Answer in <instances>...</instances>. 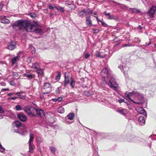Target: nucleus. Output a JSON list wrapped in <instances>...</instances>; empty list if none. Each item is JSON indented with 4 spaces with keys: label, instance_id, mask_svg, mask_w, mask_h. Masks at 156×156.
I'll use <instances>...</instances> for the list:
<instances>
[{
    "label": "nucleus",
    "instance_id": "nucleus-9",
    "mask_svg": "<svg viewBox=\"0 0 156 156\" xmlns=\"http://www.w3.org/2000/svg\"><path fill=\"white\" fill-rule=\"evenodd\" d=\"M16 48V43L11 41L9 42L7 48L10 50H13Z\"/></svg>",
    "mask_w": 156,
    "mask_h": 156
},
{
    "label": "nucleus",
    "instance_id": "nucleus-58",
    "mask_svg": "<svg viewBox=\"0 0 156 156\" xmlns=\"http://www.w3.org/2000/svg\"><path fill=\"white\" fill-rule=\"evenodd\" d=\"M142 28V27H141L140 25L139 26V27H138V29H139L140 30H141Z\"/></svg>",
    "mask_w": 156,
    "mask_h": 156
},
{
    "label": "nucleus",
    "instance_id": "nucleus-1",
    "mask_svg": "<svg viewBox=\"0 0 156 156\" xmlns=\"http://www.w3.org/2000/svg\"><path fill=\"white\" fill-rule=\"evenodd\" d=\"M31 25V22L30 21L24 20H17L14 22L12 25V27L14 29H16L17 27L20 30L23 28L28 31L30 26Z\"/></svg>",
    "mask_w": 156,
    "mask_h": 156
},
{
    "label": "nucleus",
    "instance_id": "nucleus-39",
    "mask_svg": "<svg viewBox=\"0 0 156 156\" xmlns=\"http://www.w3.org/2000/svg\"><path fill=\"white\" fill-rule=\"evenodd\" d=\"M115 17L113 15H111L108 17V19L110 20L114 19Z\"/></svg>",
    "mask_w": 156,
    "mask_h": 156
},
{
    "label": "nucleus",
    "instance_id": "nucleus-52",
    "mask_svg": "<svg viewBox=\"0 0 156 156\" xmlns=\"http://www.w3.org/2000/svg\"><path fill=\"white\" fill-rule=\"evenodd\" d=\"M14 95V93H10L7 94L8 96H11Z\"/></svg>",
    "mask_w": 156,
    "mask_h": 156
},
{
    "label": "nucleus",
    "instance_id": "nucleus-29",
    "mask_svg": "<svg viewBox=\"0 0 156 156\" xmlns=\"http://www.w3.org/2000/svg\"><path fill=\"white\" fill-rule=\"evenodd\" d=\"M34 139V136L33 134H32L31 133L30 135V139L29 141V144L32 143V142Z\"/></svg>",
    "mask_w": 156,
    "mask_h": 156
},
{
    "label": "nucleus",
    "instance_id": "nucleus-57",
    "mask_svg": "<svg viewBox=\"0 0 156 156\" xmlns=\"http://www.w3.org/2000/svg\"><path fill=\"white\" fill-rule=\"evenodd\" d=\"M57 10L59 11V7L58 8L57 7L55 6L54 7Z\"/></svg>",
    "mask_w": 156,
    "mask_h": 156
},
{
    "label": "nucleus",
    "instance_id": "nucleus-27",
    "mask_svg": "<svg viewBox=\"0 0 156 156\" xmlns=\"http://www.w3.org/2000/svg\"><path fill=\"white\" fill-rule=\"evenodd\" d=\"M126 97L128 98V99L130 100L131 101H132L134 103H135V104H136L138 105H140V104L142 101H141V100H140V102H136L134 101L132 99L130 98V96H129V95H127V96H126Z\"/></svg>",
    "mask_w": 156,
    "mask_h": 156
},
{
    "label": "nucleus",
    "instance_id": "nucleus-22",
    "mask_svg": "<svg viewBox=\"0 0 156 156\" xmlns=\"http://www.w3.org/2000/svg\"><path fill=\"white\" fill-rule=\"evenodd\" d=\"M117 112H118L123 115H125L127 114L126 110L124 109L118 110L117 111Z\"/></svg>",
    "mask_w": 156,
    "mask_h": 156
},
{
    "label": "nucleus",
    "instance_id": "nucleus-56",
    "mask_svg": "<svg viewBox=\"0 0 156 156\" xmlns=\"http://www.w3.org/2000/svg\"><path fill=\"white\" fill-rule=\"evenodd\" d=\"M94 15L93 16L95 17L96 18H97L98 17V15L96 13H94Z\"/></svg>",
    "mask_w": 156,
    "mask_h": 156
},
{
    "label": "nucleus",
    "instance_id": "nucleus-17",
    "mask_svg": "<svg viewBox=\"0 0 156 156\" xmlns=\"http://www.w3.org/2000/svg\"><path fill=\"white\" fill-rule=\"evenodd\" d=\"M86 11L85 9H83L82 11L80 12L77 14L78 16L83 18L85 16V14L86 13Z\"/></svg>",
    "mask_w": 156,
    "mask_h": 156
},
{
    "label": "nucleus",
    "instance_id": "nucleus-5",
    "mask_svg": "<svg viewBox=\"0 0 156 156\" xmlns=\"http://www.w3.org/2000/svg\"><path fill=\"white\" fill-rule=\"evenodd\" d=\"M42 31L41 28H36L35 27V25L31 23V25L30 26L28 31L34 32L35 31L37 33H41Z\"/></svg>",
    "mask_w": 156,
    "mask_h": 156
},
{
    "label": "nucleus",
    "instance_id": "nucleus-25",
    "mask_svg": "<svg viewBox=\"0 0 156 156\" xmlns=\"http://www.w3.org/2000/svg\"><path fill=\"white\" fill-rule=\"evenodd\" d=\"M118 102L120 103H121L122 102H124L126 103L127 105L130 104V102L127 99H126V100L124 99L119 100H118Z\"/></svg>",
    "mask_w": 156,
    "mask_h": 156
},
{
    "label": "nucleus",
    "instance_id": "nucleus-30",
    "mask_svg": "<svg viewBox=\"0 0 156 156\" xmlns=\"http://www.w3.org/2000/svg\"><path fill=\"white\" fill-rule=\"evenodd\" d=\"M22 92H17V93H16L15 94L18 96L19 98L23 99L24 98L25 96H23L21 94H22Z\"/></svg>",
    "mask_w": 156,
    "mask_h": 156
},
{
    "label": "nucleus",
    "instance_id": "nucleus-54",
    "mask_svg": "<svg viewBox=\"0 0 156 156\" xmlns=\"http://www.w3.org/2000/svg\"><path fill=\"white\" fill-rule=\"evenodd\" d=\"M9 90V89L8 88H5V89H2V91H7Z\"/></svg>",
    "mask_w": 156,
    "mask_h": 156
},
{
    "label": "nucleus",
    "instance_id": "nucleus-47",
    "mask_svg": "<svg viewBox=\"0 0 156 156\" xmlns=\"http://www.w3.org/2000/svg\"><path fill=\"white\" fill-rule=\"evenodd\" d=\"M4 111L2 107L0 106V113H4Z\"/></svg>",
    "mask_w": 156,
    "mask_h": 156
},
{
    "label": "nucleus",
    "instance_id": "nucleus-38",
    "mask_svg": "<svg viewBox=\"0 0 156 156\" xmlns=\"http://www.w3.org/2000/svg\"><path fill=\"white\" fill-rule=\"evenodd\" d=\"M87 13L89 14H92L93 13V11L88 8L87 9Z\"/></svg>",
    "mask_w": 156,
    "mask_h": 156
},
{
    "label": "nucleus",
    "instance_id": "nucleus-28",
    "mask_svg": "<svg viewBox=\"0 0 156 156\" xmlns=\"http://www.w3.org/2000/svg\"><path fill=\"white\" fill-rule=\"evenodd\" d=\"M71 81L70 83V85L72 88H74L75 86V82L73 79L72 77H71Z\"/></svg>",
    "mask_w": 156,
    "mask_h": 156
},
{
    "label": "nucleus",
    "instance_id": "nucleus-8",
    "mask_svg": "<svg viewBox=\"0 0 156 156\" xmlns=\"http://www.w3.org/2000/svg\"><path fill=\"white\" fill-rule=\"evenodd\" d=\"M23 76L27 77L28 80H31L35 78V75L34 74L30 73L28 71L24 73Z\"/></svg>",
    "mask_w": 156,
    "mask_h": 156
},
{
    "label": "nucleus",
    "instance_id": "nucleus-33",
    "mask_svg": "<svg viewBox=\"0 0 156 156\" xmlns=\"http://www.w3.org/2000/svg\"><path fill=\"white\" fill-rule=\"evenodd\" d=\"M30 16L33 19H34L36 17V14L34 12L31 13L29 14Z\"/></svg>",
    "mask_w": 156,
    "mask_h": 156
},
{
    "label": "nucleus",
    "instance_id": "nucleus-19",
    "mask_svg": "<svg viewBox=\"0 0 156 156\" xmlns=\"http://www.w3.org/2000/svg\"><path fill=\"white\" fill-rule=\"evenodd\" d=\"M29 144V151L31 153H33L35 146L33 143Z\"/></svg>",
    "mask_w": 156,
    "mask_h": 156
},
{
    "label": "nucleus",
    "instance_id": "nucleus-43",
    "mask_svg": "<svg viewBox=\"0 0 156 156\" xmlns=\"http://www.w3.org/2000/svg\"><path fill=\"white\" fill-rule=\"evenodd\" d=\"M5 151V148L2 146L0 147V151L3 152H4Z\"/></svg>",
    "mask_w": 156,
    "mask_h": 156
},
{
    "label": "nucleus",
    "instance_id": "nucleus-44",
    "mask_svg": "<svg viewBox=\"0 0 156 156\" xmlns=\"http://www.w3.org/2000/svg\"><path fill=\"white\" fill-rule=\"evenodd\" d=\"M33 23L34 24V25H35V27L39 26V24L37 21L33 20Z\"/></svg>",
    "mask_w": 156,
    "mask_h": 156
},
{
    "label": "nucleus",
    "instance_id": "nucleus-40",
    "mask_svg": "<svg viewBox=\"0 0 156 156\" xmlns=\"http://www.w3.org/2000/svg\"><path fill=\"white\" fill-rule=\"evenodd\" d=\"M11 86H14L16 85V83L14 82L13 80L10 81L9 82Z\"/></svg>",
    "mask_w": 156,
    "mask_h": 156
},
{
    "label": "nucleus",
    "instance_id": "nucleus-59",
    "mask_svg": "<svg viewBox=\"0 0 156 156\" xmlns=\"http://www.w3.org/2000/svg\"><path fill=\"white\" fill-rule=\"evenodd\" d=\"M128 91H126L125 93L126 96H127V95H128Z\"/></svg>",
    "mask_w": 156,
    "mask_h": 156
},
{
    "label": "nucleus",
    "instance_id": "nucleus-35",
    "mask_svg": "<svg viewBox=\"0 0 156 156\" xmlns=\"http://www.w3.org/2000/svg\"><path fill=\"white\" fill-rule=\"evenodd\" d=\"M50 150L54 154H55V148L53 147H51L50 148Z\"/></svg>",
    "mask_w": 156,
    "mask_h": 156
},
{
    "label": "nucleus",
    "instance_id": "nucleus-12",
    "mask_svg": "<svg viewBox=\"0 0 156 156\" xmlns=\"http://www.w3.org/2000/svg\"><path fill=\"white\" fill-rule=\"evenodd\" d=\"M156 11V7L154 6H153L150 9V11L148 12V14L151 15V16L152 17H153Z\"/></svg>",
    "mask_w": 156,
    "mask_h": 156
},
{
    "label": "nucleus",
    "instance_id": "nucleus-21",
    "mask_svg": "<svg viewBox=\"0 0 156 156\" xmlns=\"http://www.w3.org/2000/svg\"><path fill=\"white\" fill-rule=\"evenodd\" d=\"M31 67L33 69H36V70L40 68L39 64L37 62L33 63Z\"/></svg>",
    "mask_w": 156,
    "mask_h": 156
},
{
    "label": "nucleus",
    "instance_id": "nucleus-16",
    "mask_svg": "<svg viewBox=\"0 0 156 156\" xmlns=\"http://www.w3.org/2000/svg\"><path fill=\"white\" fill-rule=\"evenodd\" d=\"M35 72L38 74V77L39 76H43L44 75V71L43 69L41 68L36 70Z\"/></svg>",
    "mask_w": 156,
    "mask_h": 156
},
{
    "label": "nucleus",
    "instance_id": "nucleus-36",
    "mask_svg": "<svg viewBox=\"0 0 156 156\" xmlns=\"http://www.w3.org/2000/svg\"><path fill=\"white\" fill-rule=\"evenodd\" d=\"M37 141L39 143H41L43 142V139L40 137H37Z\"/></svg>",
    "mask_w": 156,
    "mask_h": 156
},
{
    "label": "nucleus",
    "instance_id": "nucleus-2",
    "mask_svg": "<svg viewBox=\"0 0 156 156\" xmlns=\"http://www.w3.org/2000/svg\"><path fill=\"white\" fill-rule=\"evenodd\" d=\"M24 110L30 117H34L36 116V108L33 107L25 106L24 108Z\"/></svg>",
    "mask_w": 156,
    "mask_h": 156
},
{
    "label": "nucleus",
    "instance_id": "nucleus-48",
    "mask_svg": "<svg viewBox=\"0 0 156 156\" xmlns=\"http://www.w3.org/2000/svg\"><path fill=\"white\" fill-rule=\"evenodd\" d=\"M90 56V54L88 53H87L85 55V58L86 59H87Z\"/></svg>",
    "mask_w": 156,
    "mask_h": 156
},
{
    "label": "nucleus",
    "instance_id": "nucleus-53",
    "mask_svg": "<svg viewBox=\"0 0 156 156\" xmlns=\"http://www.w3.org/2000/svg\"><path fill=\"white\" fill-rule=\"evenodd\" d=\"M62 100V98L61 97H59V98H58V102H60Z\"/></svg>",
    "mask_w": 156,
    "mask_h": 156
},
{
    "label": "nucleus",
    "instance_id": "nucleus-31",
    "mask_svg": "<svg viewBox=\"0 0 156 156\" xmlns=\"http://www.w3.org/2000/svg\"><path fill=\"white\" fill-rule=\"evenodd\" d=\"M61 76V73H58L57 76L55 77V80L57 81H59L60 79Z\"/></svg>",
    "mask_w": 156,
    "mask_h": 156
},
{
    "label": "nucleus",
    "instance_id": "nucleus-63",
    "mask_svg": "<svg viewBox=\"0 0 156 156\" xmlns=\"http://www.w3.org/2000/svg\"><path fill=\"white\" fill-rule=\"evenodd\" d=\"M120 43L117 44H116V45H119Z\"/></svg>",
    "mask_w": 156,
    "mask_h": 156
},
{
    "label": "nucleus",
    "instance_id": "nucleus-11",
    "mask_svg": "<svg viewBox=\"0 0 156 156\" xmlns=\"http://www.w3.org/2000/svg\"><path fill=\"white\" fill-rule=\"evenodd\" d=\"M132 94H135L136 96H138L140 98L141 101H143V100H144V98L142 95L140 93L137 92H135V91H133L129 93L128 94V95H129V96H130V97L132 95Z\"/></svg>",
    "mask_w": 156,
    "mask_h": 156
},
{
    "label": "nucleus",
    "instance_id": "nucleus-3",
    "mask_svg": "<svg viewBox=\"0 0 156 156\" xmlns=\"http://www.w3.org/2000/svg\"><path fill=\"white\" fill-rule=\"evenodd\" d=\"M101 76L103 78L106 77H110L112 76V71L107 67H105L101 72Z\"/></svg>",
    "mask_w": 156,
    "mask_h": 156
},
{
    "label": "nucleus",
    "instance_id": "nucleus-26",
    "mask_svg": "<svg viewBox=\"0 0 156 156\" xmlns=\"http://www.w3.org/2000/svg\"><path fill=\"white\" fill-rule=\"evenodd\" d=\"M20 59V56H17L16 57L12 59V64L13 65H14L16 62L17 60H19Z\"/></svg>",
    "mask_w": 156,
    "mask_h": 156
},
{
    "label": "nucleus",
    "instance_id": "nucleus-42",
    "mask_svg": "<svg viewBox=\"0 0 156 156\" xmlns=\"http://www.w3.org/2000/svg\"><path fill=\"white\" fill-rule=\"evenodd\" d=\"M131 45L130 44H125L122 45V47H130L131 46Z\"/></svg>",
    "mask_w": 156,
    "mask_h": 156
},
{
    "label": "nucleus",
    "instance_id": "nucleus-46",
    "mask_svg": "<svg viewBox=\"0 0 156 156\" xmlns=\"http://www.w3.org/2000/svg\"><path fill=\"white\" fill-rule=\"evenodd\" d=\"M59 11L62 12H64L65 10L64 9V8L59 7Z\"/></svg>",
    "mask_w": 156,
    "mask_h": 156
},
{
    "label": "nucleus",
    "instance_id": "nucleus-24",
    "mask_svg": "<svg viewBox=\"0 0 156 156\" xmlns=\"http://www.w3.org/2000/svg\"><path fill=\"white\" fill-rule=\"evenodd\" d=\"M15 126L17 128L21 127L22 126V123L19 121H15L14 122Z\"/></svg>",
    "mask_w": 156,
    "mask_h": 156
},
{
    "label": "nucleus",
    "instance_id": "nucleus-61",
    "mask_svg": "<svg viewBox=\"0 0 156 156\" xmlns=\"http://www.w3.org/2000/svg\"><path fill=\"white\" fill-rule=\"evenodd\" d=\"M105 57V56H102L101 57V58H104Z\"/></svg>",
    "mask_w": 156,
    "mask_h": 156
},
{
    "label": "nucleus",
    "instance_id": "nucleus-13",
    "mask_svg": "<svg viewBox=\"0 0 156 156\" xmlns=\"http://www.w3.org/2000/svg\"><path fill=\"white\" fill-rule=\"evenodd\" d=\"M1 23H9L10 22V20L6 18V17L3 16H1Z\"/></svg>",
    "mask_w": 156,
    "mask_h": 156
},
{
    "label": "nucleus",
    "instance_id": "nucleus-60",
    "mask_svg": "<svg viewBox=\"0 0 156 156\" xmlns=\"http://www.w3.org/2000/svg\"><path fill=\"white\" fill-rule=\"evenodd\" d=\"M96 18V19H97V20L98 22H100L99 20H99L98 18V17H97V18Z\"/></svg>",
    "mask_w": 156,
    "mask_h": 156
},
{
    "label": "nucleus",
    "instance_id": "nucleus-18",
    "mask_svg": "<svg viewBox=\"0 0 156 156\" xmlns=\"http://www.w3.org/2000/svg\"><path fill=\"white\" fill-rule=\"evenodd\" d=\"M139 123L141 126H143L145 124V120L143 116H140L139 118Z\"/></svg>",
    "mask_w": 156,
    "mask_h": 156
},
{
    "label": "nucleus",
    "instance_id": "nucleus-37",
    "mask_svg": "<svg viewBox=\"0 0 156 156\" xmlns=\"http://www.w3.org/2000/svg\"><path fill=\"white\" fill-rule=\"evenodd\" d=\"M93 32L94 33H98L99 32V30L98 29H92Z\"/></svg>",
    "mask_w": 156,
    "mask_h": 156
},
{
    "label": "nucleus",
    "instance_id": "nucleus-7",
    "mask_svg": "<svg viewBox=\"0 0 156 156\" xmlns=\"http://www.w3.org/2000/svg\"><path fill=\"white\" fill-rule=\"evenodd\" d=\"M69 72H66L64 74L65 80L63 86L65 87H66L67 85L69 83Z\"/></svg>",
    "mask_w": 156,
    "mask_h": 156
},
{
    "label": "nucleus",
    "instance_id": "nucleus-50",
    "mask_svg": "<svg viewBox=\"0 0 156 156\" xmlns=\"http://www.w3.org/2000/svg\"><path fill=\"white\" fill-rule=\"evenodd\" d=\"M104 14L106 16H108V17L110 16V13H106V12H105L104 13Z\"/></svg>",
    "mask_w": 156,
    "mask_h": 156
},
{
    "label": "nucleus",
    "instance_id": "nucleus-34",
    "mask_svg": "<svg viewBox=\"0 0 156 156\" xmlns=\"http://www.w3.org/2000/svg\"><path fill=\"white\" fill-rule=\"evenodd\" d=\"M15 108L17 111H20L22 109L21 107L19 105H17L15 107Z\"/></svg>",
    "mask_w": 156,
    "mask_h": 156
},
{
    "label": "nucleus",
    "instance_id": "nucleus-14",
    "mask_svg": "<svg viewBox=\"0 0 156 156\" xmlns=\"http://www.w3.org/2000/svg\"><path fill=\"white\" fill-rule=\"evenodd\" d=\"M17 117L20 120L23 122L26 121L27 118L26 116L23 114L20 113L17 115Z\"/></svg>",
    "mask_w": 156,
    "mask_h": 156
},
{
    "label": "nucleus",
    "instance_id": "nucleus-6",
    "mask_svg": "<svg viewBox=\"0 0 156 156\" xmlns=\"http://www.w3.org/2000/svg\"><path fill=\"white\" fill-rule=\"evenodd\" d=\"M43 89L47 90H46V91H47L46 92L43 93V94H48L50 93L51 91L50 83L48 82L45 83L44 84V87L43 88Z\"/></svg>",
    "mask_w": 156,
    "mask_h": 156
},
{
    "label": "nucleus",
    "instance_id": "nucleus-49",
    "mask_svg": "<svg viewBox=\"0 0 156 156\" xmlns=\"http://www.w3.org/2000/svg\"><path fill=\"white\" fill-rule=\"evenodd\" d=\"M3 5L4 4H0V11H1L2 10V7L3 6Z\"/></svg>",
    "mask_w": 156,
    "mask_h": 156
},
{
    "label": "nucleus",
    "instance_id": "nucleus-20",
    "mask_svg": "<svg viewBox=\"0 0 156 156\" xmlns=\"http://www.w3.org/2000/svg\"><path fill=\"white\" fill-rule=\"evenodd\" d=\"M138 112L140 114H143L145 116L147 115V114L145 110L142 108H139Z\"/></svg>",
    "mask_w": 156,
    "mask_h": 156
},
{
    "label": "nucleus",
    "instance_id": "nucleus-55",
    "mask_svg": "<svg viewBox=\"0 0 156 156\" xmlns=\"http://www.w3.org/2000/svg\"><path fill=\"white\" fill-rule=\"evenodd\" d=\"M53 101H58V98L53 99Z\"/></svg>",
    "mask_w": 156,
    "mask_h": 156
},
{
    "label": "nucleus",
    "instance_id": "nucleus-64",
    "mask_svg": "<svg viewBox=\"0 0 156 156\" xmlns=\"http://www.w3.org/2000/svg\"><path fill=\"white\" fill-rule=\"evenodd\" d=\"M154 47L156 48V44H154Z\"/></svg>",
    "mask_w": 156,
    "mask_h": 156
},
{
    "label": "nucleus",
    "instance_id": "nucleus-32",
    "mask_svg": "<svg viewBox=\"0 0 156 156\" xmlns=\"http://www.w3.org/2000/svg\"><path fill=\"white\" fill-rule=\"evenodd\" d=\"M58 111L59 113H62L64 112V109L63 108L60 107L58 108Z\"/></svg>",
    "mask_w": 156,
    "mask_h": 156
},
{
    "label": "nucleus",
    "instance_id": "nucleus-41",
    "mask_svg": "<svg viewBox=\"0 0 156 156\" xmlns=\"http://www.w3.org/2000/svg\"><path fill=\"white\" fill-rule=\"evenodd\" d=\"M99 21L101 22L102 25L104 27H107V25L104 22L102 21L101 20H99Z\"/></svg>",
    "mask_w": 156,
    "mask_h": 156
},
{
    "label": "nucleus",
    "instance_id": "nucleus-4",
    "mask_svg": "<svg viewBox=\"0 0 156 156\" xmlns=\"http://www.w3.org/2000/svg\"><path fill=\"white\" fill-rule=\"evenodd\" d=\"M108 85L111 88H113L114 90H117V87L115 86L117 85V84L115 81V79L113 77H112L108 82Z\"/></svg>",
    "mask_w": 156,
    "mask_h": 156
},
{
    "label": "nucleus",
    "instance_id": "nucleus-45",
    "mask_svg": "<svg viewBox=\"0 0 156 156\" xmlns=\"http://www.w3.org/2000/svg\"><path fill=\"white\" fill-rule=\"evenodd\" d=\"M18 98V97H10L8 98V100H15Z\"/></svg>",
    "mask_w": 156,
    "mask_h": 156
},
{
    "label": "nucleus",
    "instance_id": "nucleus-51",
    "mask_svg": "<svg viewBox=\"0 0 156 156\" xmlns=\"http://www.w3.org/2000/svg\"><path fill=\"white\" fill-rule=\"evenodd\" d=\"M49 9H50V10H53L54 8H55L54 7H53V6H52L51 5H49Z\"/></svg>",
    "mask_w": 156,
    "mask_h": 156
},
{
    "label": "nucleus",
    "instance_id": "nucleus-62",
    "mask_svg": "<svg viewBox=\"0 0 156 156\" xmlns=\"http://www.w3.org/2000/svg\"><path fill=\"white\" fill-rule=\"evenodd\" d=\"M151 42H149V43L147 44V45H150V44H151Z\"/></svg>",
    "mask_w": 156,
    "mask_h": 156
},
{
    "label": "nucleus",
    "instance_id": "nucleus-23",
    "mask_svg": "<svg viewBox=\"0 0 156 156\" xmlns=\"http://www.w3.org/2000/svg\"><path fill=\"white\" fill-rule=\"evenodd\" d=\"M75 114L73 113H70L67 116V118L69 120H73Z\"/></svg>",
    "mask_w": 156,
    "mask_h": 156
},
{
    "label": "nucleus",
    "instance_id": "nucleus-10",
    "mask_svg": "<svg viewBox=\"0 0 156 156\" xmlns=\"http://www.w3.org/2000/svg\"><path fill=\"white\" fill-rule=\"evenodd\" d=\"M85 23L87 27H90L92 25V20L90 19V17L87 16L86 17Z\"/></svg>",
    "mask_w": 156,
    "mask_h": 156
},
{
    "label": "nucleus",
    "instance_id": "nucleus-15",
    "mask_svg": "<svg viewBox=\"0 0 156 156\" xmlns=\"http://www.w3.org/2000/svg\"><path fill=\"white\" fill-rule=\"evenodd\" d=\"M36 113L41 118L44 117V111L42 110L39 109H36Z\"/></svg>",
    "mask_w": 156,
    "mask_h": 156
}]
</instances>
